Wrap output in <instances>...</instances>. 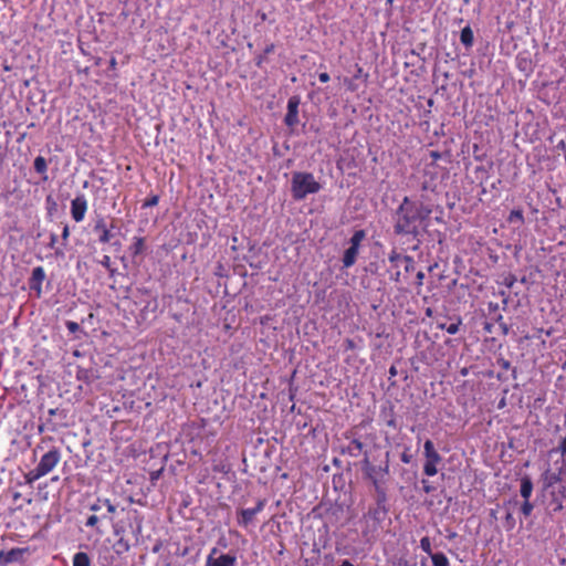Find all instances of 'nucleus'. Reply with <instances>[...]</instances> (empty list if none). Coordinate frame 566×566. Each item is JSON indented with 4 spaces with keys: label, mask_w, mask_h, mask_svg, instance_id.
Returning a JSON list of instances; mask_svg holds the SVG:
<instances>
[{
    "label": "nucleus",
    "mask_w": 566,
    "mask_h": 566,
    "mask_svg": "<svg viewBox=\"0 0 566 566\" xmlns=\"http://www.w3.org/2000/svg\"><path fill=\"white\" fill-rule=\"evenodd\" d=\"M432 207L431 203L405 197L396 210L395 233L417 237L420 229L428 228Z\"/></svg>",
    "instance_id": "f257e3e1"
},
{
    "label": "nucleus",
    "mask_w": 566,
    "mask_h": 566,
    "mask_svg": "<svg viewBox=\"0 0 566 566\" xmlns=\"http://www.w3.org/2000/svg\"><path fill=\"white\" fill-rule=\"evenodd\" d=\"M549 453L559 455L555 461L556 470L547 469L542 474V481L544 489L549 490V505L556 513L564 509L563 502L566 500V437H560L558 444Z\"/></svg>",
    "instance_id": "f03ea898"
},
{
    "label": "nucleus",
    "mask_w": 566,
    "mask_h": 566,
    "mask_svg": "<svg viewBox=\"0 0 566 566\" xmlns=\"http://www.w3.org/2000/svg\"><path fill=\"white\" fill-rule=\"evenodd\" d=\"M361 471L367 480H369L377 493V502L386 501L385 484L389 476V452L386 453L385 460L380 464H374L367 455L361 461Z\"/></svg>",
    "instance_id": "7ed1b4c3"
},
{
    "label": "nucleus",
    "mask_w": 566,
    "mask_h": 566,
    "mask_svg": "<svg viewBox=\"0 0 566 566\" xmlns=\"http://www.w3.org/2000/svg\"><path fill=\"white\" fill-rule=\"evenodd\" d=\"M61 459V450L56 447H52L42 454L36 467L24 474L25 483L32 485L35 481L51 473L57 467Z\"/></svg>",
    "instance_id": "20e7f679"
},
{
    "label": "nucleus",
    "mask_w": 566,
    "mask_h": 566,
    "mask_svg": "<svg viewBox=\"0 0 566 566\" xmlns=\"http://www.w3.org/2000/svg\"><path fill=\"white\" fill-rule=\"evenodd\" d=\"M321 188V184L311 172L296 171L292 176L291 191L294 200H303L308 195L318 192Z\"/></svg>",
    "instance_id": "39448f33"
},
{
    "label": "nucleus",
    "mask_w": 566,
    "mask_h": 566,
    "mask_svg": "<svg viewBox=\"0 0 566 566\" xmlns=\"http://www.w3.org/2000/svg\"><path fill=\"white\" fill-rule=\"evenodd\" d=\"M424 464L423 473L427 476H434L438 473V464L442 461L441 455L434 449V444L431 440H427L423 444Z\"/></svg>",
    "instance_id": "423d86ee"
},
{
    "label": "nucleus",
    "mask_w": 566,
    "mask_h": 566,
    "mask_svg": "<svg viewBox=\"0 0 566 566\" xmlns=\"http://www.w3.org/2000/svg\"><path fill=\"white\" fill-rule=\"evenodd\" d=\"M366 233L364 230H357L354 232L349 240V248L345 250L343 255V266L348 269L353 266L356 263L358 253H359V247L365 239Z\"/></svg>",
    "instance_id": "0eeeda50"
},
{
    "label": "nucleus",
    "mask_w": 566,
    "mask_h": 566,
    "mask_svg": "<svg viewBox=\"0 0 566 566\" xmlns=\"http://www.w3.org/2000/svg\"><path fill=\"white\" fill-rule=\"evenodd\" d=\"M237 555L233 553H221L217 547L211 548L206 559V566H235Z\"/></svg>",
    "instance_id": "6e6552de"
},
{
    "label": "nucleus",
    "mask_w": 566,
    "mask_h": 566,
    "mask_svg": "<svg viewBox=\"0 0 566 566\" xmlns=\"http://www.w3.org/2000/svg\"><path fill=\"white\" fill-rule=\"evenodd\" d=\"M114 228L113 222L111 224L107 223L106 218L103 216H97L94 221L93 232L98 235V243L106 244L109 243L113 239L114 234L112 233V229Z\"/></svg>",
    "instance_id": "1a4fd4ad"
},
{
    "label": "nucleus",
    "mask_w": 566,
    "mask_h": 566,
    "mask_svg": "<svg viewBox=\"0 0 566 566\" xmlns=\"http://www.w3.org/2000/svg\"><path fill=\"white\" fill-rule=\"evenodd\" d=\"M46 279V273L43 266H35L32 270L31 276L28 280L30 291L35 297L40 298L43 294L42 284Z\"/></svg>",
    "instance_id": "9d476101"
},
{
    "label": "nucleus",
    "mask_w": 566,
    "mask_h": 566,
    "mask_svg": "<svg viewBox=\"0 0 566 566\" xmlns=\"http://www.w3.org/2000/svg\"><path fill=\"white\" fill-rule=\"evenodd\" d=\"M122 511L123 512L126 511V513H127L128 527H129L132 534L136 538L142 536L143 525H144V521H145L144 514L136 509L126 510L123 507Z\"/></svg>",
    "instance_id": "9b49d317"
},
{
    "label": "nucleus",
    "mask_w": 566,
    "mask_h": 566,
    "mask_svg": "<svg viewBox=\"0 0 566 566\" xmlns=\"http://www.w3.org/2000/svg\"><path fill=\"white\" fill-rule=\"evenodd\" d=\"M88 209V202L84 193L77 195L71 201V216L75 222H82Z\"/></svg>",
    "instance_id": "f8f14e48"
},
{
    "label": "nucleus",
    "mask_w": 566,
    "mask_h": 566,
    "mask_svg": "<svg viewBox=\"0 0 566 566\" xmlns=\"http://www.w3.org/2000/svg\"><path fill=\"white\" fill-rule=\"evenodd\" d=\"M265 506L264 500H259L256 505L251 509H242L238 512V523L241 526L247 527L251 524L255 517V515L263 511Z\"/></svg>",
    "instance_id": "ddd939ff"
},
{
    "label": "nucleus",
    "mask_w": 566,
    "mask_h": 566,
    "mask_svg": "<svg viewBox=\"0 0 566 566\" xmlns=\"http://www.w3.org/2000/svg\"><path fill=\"white\" fill-rule=\"evenodd\" d=\"M388 260L395 268H399L400 265H402L407 273L412 272L415 270L413 258L410 255H401L396 250H392L389 253Z\"/></svg>",
    "instance_id": "4468645a"
},
{
    "label": "nucleus",
    "mask_w": 566,
    "mask_h": 566,
    "mask_svg": "<svg viewBox=\"0 0 566 566\" xmlns=\"http://www.w3.org/2000/svg\"><path fill=\"white\" fill-rule=\"evenodd\" d=\"M298 105L300 98L297 96H292L287 102V113L284 118V123L293 127L298 123Z\"/></svg>",
    "instance_id": "2eb2a0df"
},
{
    "label": "nucleus",
    "mask_w": 566,
    "mask_h": 566,
    "mask_svg": "<svg viewBox=\"0 0 566 566\" xmlns=\"http://www.w3.org/2000/svg\"><path fill=\"white\" fill-rule=\"evenodd\" d=\"M27 552V548H12L8 552L0 551V566H7L11 563L19 562L23 554Z\"/></svg>",
    "instance_id": "dca6fc26"
},
{
    "label": "nucleus",
    "mask_w": 566,
    "mask_h": 566,
    "mask_svg": "<svg viewBox=\"0 0 566 566\" xmlns=\"http://www.w3.org/2000/svg\"><path fill=\"white\" fill-rule=\"evenodd\" d=\"M129 253L133 258L143 254L146 250V240L143 237H134L133 242L128 248Z\"/></svg>",
    "instance_id": "f3484780"
},
{
    "label": "nucleus",
    "mask_w": 566,
    "mask_h": 566,
    "mask_svg": "<svg viewBox=\"0 0 566 566\" xmlns=\"http://www.w3.org/2000/svg\"><path fill=\"white\" fill-rule=\"evenodd\" d=\"M33 168H34L35 172H38L41 176V179L43 181H46L49 179L48 161L43 156H38L34 158Z\"/></svg>",
    "instance_id": "a211bd4d"
},
{
    "label": "nucleus",
    "mask_w": 566,
    "mask_h": 566,
    "mask_svg": "<svg viewBox=\"0 0 566 566\" xmlns=\"http://www.w3.org/2000/svg\"><path fill=\"white\" fill-rule=\"evenodd\" d=\"M533 492V482L530 476L525 475L521 479L520 493L524 500H530Z\"/></svg>",
    "instance_id": "6ab92c4d"
},
{
    "label": "nucleus",
    "mask_w": 566,
    "mask_h": 566,
    "mask_svg": "<svg viewBox=\"0 0 566 566\" xmlns=\"http://www.w3.org/2000/svg\"><path fill=\"white\" fill-rule=\"evenodd\" d=\"M460 41L465 48H471L473 45L474 35L472 29L469 25L461 30Z\"/></svg>",
    "instance_id": "aec40b11"
},
{
    "label": "nucleus",
    "mask_w": 566,
    "mask_h": 566,
    "mask_svg": "<svg viewBox=\"0 0 566 566\" xmlns=\"http://www.w3.org/2000/svg\"><path fill=\"white\" fill-rule=\"evenodd\" d=\"M73 566H91V559L84 552H78L73 557Z\"/></svg>",
    "instance_id": "412c9836"
},
{
    "label": "nucleus",
    "mask_w": 566,
    "mask_h": 566,
    "mask_svg": "<svg viewBox=\"0 0 566 566\" xmlns=\"http://www.w3.org/2000/svg\"><path fill=\"white\" fill-rule=\"evenodd\" d=\"M430 557L432 566H450L448 557L441 552L433 553Z\"/></svg>",
    "instance_id": "4be33fe9"
},
{
    "label": "nucleus",
    "mask_w": 566,
    "mask_h": 566,
    "mask_svg": "<svg viewBox=\"0 0 566 566\" xmlns=\"http://www.w3.org/2000/svg\"><path fill=\"white\" fill-rule=\"evenodd\" d=\"M509 222L511 223H514V222H518V223H524V216H523V211L520 210V209H514L510 212L509 214V218H507Z\"/></svg>",
    "instance_id": "5701e85b"
},
{
    "label": "nucleus",
    "mask_w": 566,
    "mask_h": 566,
    "mask_svg": "<svg viewBox=\"0 0 566 566\" xmlns=\"http://www.w3.org/2000/svg\"><path fill=\"white\" fill-rule=\"evenodd\" d=\"M420 548L429 556L433 554L431 548V541L428 536H424L420 539Z\"/></svg>",
    "instance_id": "b1692460"
},
{
    "label": "nucleus",
    "mask_w": 566,
    "mask_h": 566,
    "mask_svg": "<svg viewBox=\"0 0 566 566\" xmlns=\"http://www.w3.org/2000/svg\"><path fill=\"white\" fill-rule=\"evenodd\" d=\"M159 202V196L158 195H153L150 197H148L144 203H143V208H149V207H155L157 206Z\"/></svg>",
    "instance_id": "393cba45"
},
{
    "label": "nucleus",
    "mask_w": 566,
    "mask_h": 566,
    "mask_svg": "<svg viewBox=\"0 0 566 566\" xmlns=\"http://www.w3.org/2000/svg\"><path fill=\"white\" fill-rule=\"evenodd\" d=\"M534 506L533 504L530 502V500H525L524 503L522 504L521 506V512L522 514L527 517L531 515L532 511H533Z\"/></svg>",
    "instance_id": "a878e982"
},
{
    "label": "nucleus",
    "mask_w": 566,
    "mask_h": 566,
    "mask_svg": "<svg viewBox=\"0 0 566 566\" xmlns=\"http://www.w3.org/2000/svg\"><path fill=\"white\" fill-rule=\"evenodd\" d=\"M461 318H458L457 322L448 325V327H446V332L450 335H454L459 332V327L461 325Z\"/></svg>",
    "instance_id": "bb28decb"
},
{
    "label": "nucleus",
    "mask_w": 566,
    "mask_h": 566,
    "mask_svg": "<svg viewBox=\"0 0 566 566\" xmlns=\"http://www.w3.org/2000/svg\"><path fill=\"white\" fill-rule=\"evenodd\" d=\"M344 84L347 88V91L349 92H356L358 86L355 84V80L354 78H348V77H345L344 78Z\"/></svg>",
    "instance_id": "cd10ccee"
},
{
    "label": "nucleus",
    "mask_w": 566,
    "mask_h": 566,
    "mask_svg": "<svg viewBox=\"0 0 566 566\" xmlns=\"http://www.w3.org/2000/svg\"><path fill=\"white\" fill-rule=\"evenodd\" d=\"M386 424L392 429L397 427V421L392 409L389 411V416L386 419Z\"/></svg>",
    "instance_id": "c85d7f7f"
},
{
    "label": "nucleus",
    "mask_w": 566,
    "mask_h": 566,
    "mask_svg": "<svg viewBox=\"0 0 566 566\" xmlns=\"http://www.w3.org/2000/svg\"><path fill=\"white\" fill-rule=\"evenodd\" d=\"M61 237L63 240V245L66 247L70 238V227L67 224H64Z\"/></svg>",
    "instance_id": "c756f323"
},
{
    "label": "nucleus",
    "mask_w": 566,
    "mask_h": 566,
    "mask_svg": "<svg viewBox=\"0 0 566 566\" xmlns=\"http://www.w3.org/2000/svg\"><path fill=\"white\" fill-rule=\"evenodd\" d=\"M103 505L106 506L109 514L116 513V506L111 502L109 499H103Z\"/></svg>",
    "instance_id": "7c9ffc66"
},
{
    "label": "nucleus",
    "mask_w": 566,
    "mask_h": 566,
    "mask_svg": "<svg viewBox=\"0 0 566 566\" xmlns=\"http://www.w3.org/2000/svg\"><path fill=\"white\" fill-rule=\"evenodd\" d=\"M401 462L409 464L412 460V454L409 452V449H406L400 455Z\"/></svg>",
    "instance_id": "2f4dec72"
},
{
    "label": "nucleus",
    "mask_w": 566,
    "mask_h": 566,
    "mask_svg": "<svg viewBox=\"0 0 566 566\" xmlns=\"http://www.w3.org/2000/svg\"><path fill=\"white\" fill-rule=\"evenodd\" d=\"M65 325L70 333H76L80 329V325L73 321H67Z\"/></svg>",
    "instance_id": "473e14b6"
},
{
    "label": "nucleus",
    "mask_w": 566,
    "mask_h": 566,
    "mask_svg": "<svg viewBox=\"0 0 566 566\" xmlns=\"http://www.w3.org/2000/svg\"><path fill=\"white\" fill-rule=\"evenodd\" d=\"M99 518L96 515H91L87 517L85 525L87 527H95L98 523Z\"/></svg>",
    "instance_id": "72a5a7b5"
},
{
    "label": "nucleus",
    "mask_w": 566,
    "mask_h": 566,
    "mask_svg": "<svg viewBox=\"0 0 566 566\" xmlns=\"http://www.w3.org/2000/svg\"><path fill=\"white\" fill-rule=\"evenodd\" d=\"M344 347L346 350H354V349H356V343L352 338H346L344 340Z\"/></svg>",
    "instance_id": "f704fd0d"
},
{
    "label": "nucleus",
    "mask_w": 566,
    "mask_h": 566,
    "mask_svg": "<svg viewBox=\"0 0 566 566\" xmlns=\"http://www.w3.org/2000/svg\"><path fill=\"white\" fill-rule=\"evenodd\" d=\"M99 263L106 268V269H109L111 268V264H112V260H111V256L105 254L103 255L102 260L99 261Z\"/></svg>",
    "instance_id": "c9c22d12"
},
{
    "label": "nucleus",
    "mask_w": 566,
    "mask_h": 566,
    "mask_svg": "<svg viewBox=\"0 0 566 566\" xmlns=\"http://www.w3.org/2000/svg\"><path fill=\"white\" fill-rule=\"evenodd\" d=\"M102 505H103V499L98 497L97 501L90 506V510L93 512H96V511L101 510Z\"/></svg>",
    "instance_id": "e433bc0d"
},
{
    "label": "nucleus",
    "mask_w": 566,
    "mask_h": 566,
    "mask_svg": "<svg viewBox=\"0 0 566 566\" xmlns=\"http://www.w3.org/2000/svg\"><path fill=\"white\" fill-rule=\"evenodd\" d=\"M516 279L514 275H509L504 279V284L511 289L513 286V284L515 283Z\"/></svg>",
    "instance_id": "4c0bfd02"
},
{
    "label": "nucleus",
    "mask_w": 566,
    "mask_h": 566,
    "mask_svg": "<svg viewBox=\"0 0 566 566\" xmlns=\"http://www.w3.org/2000/svg\"><path fill=\"white\" fill-rule=\"evenodd\" d=\"M329 74L326 73V72H323V73H319L318 74V80L322 82V83H327L329 81Z\"/></svg>",
    "instance_id": "58836bf2"
},
{
    "label": "nucleus",
    "mask_w": 566,
    "mask_h": 566,
    "mask_svg": "<svg viewBox=\"0 0 566 566\" xmlns=\"http://www.w3.org/2000/svg\"><path fill=\"white\" fill-rule=\"evenodd\" d=\"M390 280L396 282V283H399L400 282V271L397 270L395 273H391L390 274Z\"/></svg>",
    "instance_id": "ea45409f"
},
{
    "label": "nucleus",
    "mask_w": 566,
    "mask_h": 566,
    "mask_svg": "<svg viewBox=\"0 0 566 566\" xmlns=\"http://www.w3.org/2000/svg\"><path fill=\"white\" fill-rule=\"evenodd\" d=\"M352 444H353V446H354L358 451H361V450H363V448H364L363 442H361L360 440H358V439H354V440L352 441Z\"/></svg>",
    "instance_id": "a19ab883"
},
{
    "label": "nucleus",
    "mask_w": 566,
    "mask_h": 566,
    "mask_svg": "<svg viewBox=\"0 0 566 566\" xmlns=\"http://www.w3.org/2000/svg\"><path fill=\"white\" fill-rule=\"evenodd\" d=\"M56 241H57V235H56V234H54V233H52V234L50 235L49 247H50L51 249H54Z\"/></svg>",
    "instance_id": "79ce46f5"
},
{
    "label": "nucleus",
    "mask_w": 566,
    "mask_h": 566,
    "mask_svg": "<svg viewBox=\"0 0 566 566\" xmlns=\"http://www.w3.org/2000/svg\"><path fill=\"white\" fill-rule=\"evenodd\" d=\"M275 45L273 43L265 46L263 53L264 55L271 54L274 52Z\"/></svg>",
    "instance_id": "37998d69"
},
{
    "label": "nucleus",
    "mask_w": 566,
    "mask_h": 566,
    "mask_svg": "<svg viewBox=\"0 0 566 566\" xmlns=\"http://www.w3.org/2000/svg\"><path fill=\"white\" fill-rule=\"evenodd\" d=\"M423 279H424V273L422 271H419L417 273V283H418V285H422Z\"/></svg>",
    "instance_id": "c03bdc74"
},
{
    "label": "nucleus",
    "mask_w": 566,
    "mask_h": 566,
    "mask_svg": "<svg viewBox=\"0 0 566 566\" xmlns=\"http://www.w3.org/2000/svg\"><path fill=\"white\" fill-rule=\"evenodd\" d=\"M430 157L433 159V160H438L441 158V154L437 150H432L430 151Z\"/></svg>",
    "instance_id": "a18cd8bd"
},
{
    "label": "nucleus",
    "mask_w": 566,
    "mask_h": 566,
    "mask_svg": "<svg viewBox=\"0 0 566 566\" xmlns=\"http://www.w3.org/2000/svg\"><path fill=\"white\" fill-rule=\"evenodd\" d=\"M357 66V71H356V74L354 75V80H357L363 74V67H360L359 65H356Z\"/></svg>",
    "instance_id": "49530a36"
},
{
    "label": "nucleus",
    "mask_w": 566,
    "mask_h": 566,
    "mask_svg": "<svg viewBox=\"0 0 566 566\" xmlns=\"http://www.w3.org/2000/svg\"><path fill=\"white\" fill-rule=\"evenodd\" d=\"M557 148L558 149H565L566 148V143L564 140H560L558 144H557Z\"/></svg>",
    "instance_id": "de8ad7c7"
},
{
    "label": "nucleus",
    "mask_w": 566,
    "mask_h": 566,
    "mask_svg": "<svg viewBox=\"0 0 566 566\" xmlns=\"http://www.w3.org/2000/svg\"><path fill=\"white\" fill-rule=\"evenodd\" d=\"M46 203H51L53 207L56 205L55 201L53 200L52 196L46 197Z\"/></svg>",
    "instance_id": "09e8293b"
},
{
    "label": "nucleus",
    "mask_w": 566,
    "mask_h": 566,
    "mask_svg": "<svg viewBox=\"0 0 566 566\" xmlns=\"http://www.w3.org/2000/svg\"><path fill=\"white\" fill-rule=\"evenodd\" d=\"M117 544L120 545V546L123 545L126 551L129 547L127 543H124L123 538H120Z\"/></svg>",
    "instance_id": "8fccbe9b"
},
{
    "label": "nucleus",
    "mask_w": 566,
    "mask_h": 566,
    "mask_svg": "<svg viewBox=\"0 0 566 566\" xmlns=\"http://www.w3.org/2000/svg\"><path fill=\"white\" fill-rule=\"evenodd\" d=\"M438 327H439L440 329H444V331H446V327H448V325H447V324L439 323V324H438Z\"/></svg>",
    "instance_id": "3c124183"
},
{
    "label": "nucleus",
    "mask_w": 566,
    "mask_h": 566,
    "mask_svg": "<svg viewBox=\"0 0 566 566\" xmlns=\"http://www.w3.org/2000/svg\"><path fill=\"white\" fill-rule=\"evenodd\" d=\"M423 490H424V492H426V493H429V492L431 491V488H430V486H428V485H426V486L423 488Z\"/></svg>",
    "instance_id": "603ef678"
},
{
    "label": "nucleus",
    "mask_w": 566,
    "mask_h": 566,
    "mask_svg": "<svg viewBox=\"0 0 566 566\" xmlns=\"http://www.w3.org/2000/svg\"><path fill=\"white\" fill-rule=\"evenodd\" d=\"M262 61H263V56H260V57L258 59L256 65H261Z\"/></svg>",
    "instance_id": "864d4df0"
},
{
    "label": "nucleus",
    "mask_w": 566,
    "mask_h": 566,
    "mask_svg": "<svg viewBox=\"0 0 566 566\" xmlns=\"http://www.w3.org/2000/svg\"><path fill=\"white\" fill-rule=\"evenodd\" d=\"M127 501H128V503H134V502H135V500H134V497H133V496H128V497H127Z\"/></svg>",
    "instance_id": "5fc2aeb1"
},
{
    "label": "nucleus",
    "mask_w": 566,
    "mask_h": 566,
    "mask_svg": "<svg viewBox=\"0 0 566 566\" xmlns=\"http://www.w3.org/2000/svg\"><path fill=\"white\" fill-rule=\"evenodd\" d=\"M506 520H507V521L513 520V517H512V514H511V513H507V514H506Z\"/></svg>",
    "instance_id": "6e6d98bb"
},
{
    "label": "nucleus",
    "mask_w": 566,
    "mask_h": 566,
    "mask_svg": "<svg viewBox=\"0 0 566 566\" xmlns=\"http://www.w3.org/2000/svg\"><path fill=\"white\" fill-rule=\"evenodd\" d=\"M55 254H56V255H63V251H62V250H56V251H55Z\"/></svg>",
    "instance_id": "4d7b16f0"
},
{
    "label": "nucleus",
    "mask_w": 566,
    "mask_h": 566,
    "mask_svg": "<svg viewBox=\"0 0 566 566\" xmlns=\"http://www.w3.org/2000/svg\"><path fill=\"white\" fill-rule=\"evenodd\" d=\"M390 374H391V375H396V369H395V367H391V368H390Z\"/></svg>",
    "instance_id": "13d9d810"
},
{
    "label": "nucleus",
    "mask_w": 566,
    "mask_h": 566,
    "mask_svg": "<svg viewBox=\"0 0 566 566\" xmlns=\"http://www.w3.org/2000/svg\"><path fill=\"white\" fill-rule=\"evenodd\" d=\"M51 481H52V482H56V481H59V476H57V475H56V476H53V478L51 479Z\"/></svg>",
    "instance_id": "bf43d9fd"
},
{
    "label": "nucleus",
    "mask_w": 566,
    "mask_h": 566,
    "mask_svg": "<svg viewBox=\"0 0 566 566\" xmlns=\"http://www.w3.org/2000/svg\"><path fill=\"white\" fill-rule=\"evenodd\" d=\"M49 413H50V415H54V413H55V410H54V409H50V410H49Z\"/></svg>",
    "instance_id": "052dcab7"
},
{
    "label": "nucleus",
    "mask_w": 566,
    "mask_h": 566,
    "mask_svg": "<svg viewBox=\"0 0 566 566\" xmlns=\"http://www.w3.org/2000/svg\"><path fill=\"white\" fill-rule=\"evenodd\" d=\"M120 531H122V530H117V528H115V531H114V532H115V534H116V535H118V534L120 533Z\"/></svg>",
    "instance_id": "680f3d73"
},
{
    "label": "nucleus",
    "mask_w": 566,
    "mask_h": 566,
    "mask_svg": "<svg viewBox=\"0 0 566 566\" xmlns=\"http://www.w3.org/2000/svg\"><path fill=\"white\" fill-rule=\"evenodd\" d=\"M427 314H428V315H430V314H431V310H430V308H428V310H427Z\"/></svg>",
    "instance_id": "e2e57ef3"
},
{
    "label": "nucleus",
    "mask_w": 566,
    "mask_h": 566,
    "mask_svg": "<svg viewBox=\"0 0 566 566\" xmlns=\"http://www.w3.org/2000/svg\"><path fill=\"white\" fill-rule=\"evenodd\" d=\"M14 499H15V500H17V499H19V493H15V494H14Z\"/></svg>",
    "instance_id": "0e129e2a"
}]
</instances>
